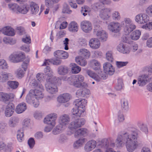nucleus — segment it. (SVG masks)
Listing matches in <instances>:
<instances>
[{"instance_id":"nucleus-61","label":"nucleus","mask_w":152,"mask_h":152,"mask_svg":"<svg viewBox=\"0 0 152 152\" xmlns=\"http://www.w3.org/2000/svg\"><path fill=\"white\" fill-rule=\"evenodd\" d=\"M145 12L149 16L152 17V4L149 5L147 7L145 10Z\"/></svg>"},{"instance_id":"nucleus-1","label":"nucleus","mask_w":152,"mask_h":152,"mask_svg":"<svg viewBox=\"0 0 152 152\" xmlns=\"http://www.w3.org/2000/svg\"><path fill=\"white\" fill-rule=\"evenodd\" d=\"M138 138V134L136 131H132L130 134L125 132L122 134L118 135L115 143L118 147H122L125 142L127 151L133 152L141 144Z\"/></svg>"},{"instance_id":"nucleus-2","label":"nucleus","mask_w":152,"mask_h":152,"mask_svg":"<svg viewBox=\"0 0 152 152\" xmlns=\"http://www.w3.org/2000/svg\"><path fill=\"white\" fill-rule=\"evenodd\" d=\"M27 102L32 104L35 107L38 106V89L33 88L29 91L26 98Z\"/></svg>"},{"instance_id":"nucleus-32","label":"nucleus","mask_w":152,"mask_h":152,"mask_svg":"<svg viewBox=\"0 0 152 152\" xmlns=\"http://www.w3.org/2000/svg\"><path fill=\"white\" fill-rule=\"evenodd\" d=\"M10 74L6 72H0V83H3L6 82L9 79Z\"/></svg>"},{"instance_id":"nucleus-11","label":"nucleus","mask_w":152,"mask_h":152,"mask_svg":"<svg viewBox=\"0 0 152 152\" xmlns=\"http://www.w3.org/2000/svg\"><path fill=\"white\" fill-rule=\"evenodd\" d=\"M80 27L82 30L86 33L90 32L92 29L91 23L87 20H83L81 22Z\"/></svg>"},{"instance_id":"nucleus-14","label":"nucleus","mask_w":152,"mask_h":152,"mask_svg":"<svg viewBox=\"0 0 152 152\" xmlns=\"http://www.w3.org/2000/svg\"><path fill=\"white\" fill-rule=\"evenodd\" d=\"M87 74L91 77L97 81H99L101 79H105L106 78V77L105 75L103 73H101L100 75H97L90 70H88L86 71Z\"/></svg>"},{"instance_id":"nucleus-60","label":"nucleus","mask_w":152,"mask_h":152,"mask_svg":"<svg viewBox=\"0 0 152 152\" xmlns=\"http://www.w3.org/2000/svg\"><path fill=\"white\" fill-rule=\"evenodd\" d=\"M128 61L122 62V61H116V65L117 66L118 68H120L122 67L126 66L128 64Z\"/></svg>"},{"instance_id":"nucleus-54","label":"nucleus","mask_w":152,"mask_h":152,"mask_svg":"<svg viewBox=\"0 0 152 152\" xmlns=\"http://www.w3.org/2000/svg\"><path fill=\"white\" fill-rule=\"evenodd\" d=\"M132 22V20L130 18H124V20L121 22V24L124 27L125 26H126L130 24Z\"/></svg>"},{"instance_id":"nucleus-51","label":"nucleus","mask_w":152,"mask_h":152,"mask_svg":"<svg viewBox=\"0 0 152 152\" xmlns=\"http://www.w3.org/2000/svg\"><path fill=\"white\" fill-rule=\"evenodd\" d=\"M112 18L115 20H119L121 18L120 14L118 12L115 11L113 12L111 15Z\"/></svg>"},{"instance_id":"nucleus-17","label":"nucleus","mask_w":152,"mask_h":152,"mask_svg":"<svg viewBox=\"0 0 152 152\" xmlns=\"http://www.w3.org/2000/svg\"><path fill=\"white\" fill-rule=\"evenodd\" d=\"M2 32L5 35L12 37L15 34V30L12 28L10 26H6L3 27L2 29Z\"/></svg>"},{"instance_id":"nucleus-37","label":"nucleus","mask_w":152,"mask_h":152,"mask_svg":"<svg viewBox=\"0 0 152 152\" xmlns=\"http://www.w3.org/2000/svg\"><path fill=\"white\" fill-rule=\"evenodd\" d=\"M25 74L24 71H23L21 68H19L17 69L15 72V77L17 78L20 79L23 78Z\"/></svg>"},{"instance_id":"nucleus-10","label":"nucleus","mask_w":152,"mask_h":152,"mask_svg":"<svg viewBox=\"0 0 152 152\" xmlns=\"http://www.w3.org/2000/svg\"><path fill=\"white\" fill-rule=\"evenodd\" d=\"M148 15L145 13H140L137 15L135 17V20L138 23L144 24L148 20Z\"/></svg>"},{"instance_id":"nucleus-47","label":"nucleus","mask_w":152,"mask_h":152,"mask_svg":"<svg viewBox=\"0 0 152 152\" xmlns=\"http://www.w3.org/2000/svg\"><path fill=\"white\" fill-rule=\"evenodd\" d=\"M24 133L22 130L19 129L17 132V139L18 141L20 142H22L23 140Z\"/></svg>"},{"instance_id":"nucleus-18","label":"nucleus","mask_w":152,"mask_h":152,"mask_svg":"<svg viewBox=\"0 0 152 152\" xmlns=\"http://www.w3.org/2000/svg\"><path fill=\"white\" fill-rule=\"evenodd\" d=\"M103 68L105 72L110 75H113L115 72L114 68L110 63H105L104 65Z\"/></svg>"},{"instance_id":"nucleus-55","label":"nucleus","mask_w":152,"mask_h":152,"mask_svg":"<svg viewBox=\"0 0 152 152\" xmlns=\"http://www.w3.org/2000/svg\"><path fill=\"white\" fill-rule=\"evenodd\" d=\"M90 11V8L87 6H85L83 8L82 7L81 12L84 16H85L87 15V13H85V12L89 13Z\"/></svg>"},{"instance_id":"nucleus-27","label":"nucleus","mask_w":152,"mask_h":152,"mask_svg":"<svg viewBox=\"0 0 152 152\" xmlns=\"http://www.w3.org/2000/svg\"><path fill=\"white\" fill-rule=\"evenodd\" d=\"M88 130L86 128H80L75 131L74 136L75 137L78 135L85 136L88 135Z\"/></svg>"},{"instance_id":"nucleus-59","label":"nucleus","mask_w":152,"mask_h":152,"mask_svg":"<svg viewBox=\"0 0 152 152\" xmlns=\"http://www.w3.org/2000/svg\"><path fill=\"white\" fill-rule=\"evenodd\" d=\"M37 80H32L30 82V85L32 88H38Z\"/></svg>"},{"instance_id":"nucleus-6","label":"nucleus","mask_w":152,"mask_h":152,"mask_svg":"<svg viewBox=\"0 0 152 152\" xmlns=\"http://www.w3.org/2000/svg\"><path fill=\"white\" fill-rule=\"evenodd\" d=\"M94 32L97 37L102 42L106 41L107 38V35L104 31L102 30L101 28L99 26H95Z\"/></svg>"},{"instance_id":"nucleus-20","label":"nucleus","mask_w":152,"mask_h":152,"mask_svg":"<svg viewBox=\"0 0 152 152\" xmlns=\"http://www.w3.org/2000/svg\"><path fill=\"white\" fill-rule=\"evenodd\" d=\"M71 96L68 93H64L60 95L58 97V101L60 103L66 102L69 100Z\"/></svg>"},{"instance_id":"nucleus-4","label":"nucleus","mask_w":152,"mask_h":152,"mask_svg":"<svg viewBox=\"0 0 152 152\" xmlns=\"http://www.w3.org/2000/svg\"><path fill=\"white\" fill-rule=\"evenodd\" d=\"M54 56L57 58L54 60L53 63L54 65H58L61 62L60 59H65L68 57V53L62 50H57L54 53Z\"/></svg>"},{"instance_id":"nucleus-19","label":"nucleus","mask_w":152,"mask_h":152,"mask_svg":"<svg viewBox=\"0 0 152 152\" xmlns=\"http://www.w3.org/2000/svg\"><path fill=\"white\" fill-rule=\"evenodd\" d=\"M148 76L146 74L142 75L138 77V83L139 86H143L149 81Z\"/></svg>"},{"instance_id":"nucleus-15","label":"nucleus","mask_w":152,"mask_h":152,"mask_svg":"<svg viewBox=\"0 0 152 152\" xmlns=\"http://www.w3.org/2000/svg\"><path fill=\"white\" fill-rule=\"evenodd\" d=\"M111 12V9L109 8L102 9L100 11L99 14L100 17L102 19L107 20L110 17V13Z\"/></svg>"},{"instance_id":"nucleus-49","label":"nucleus","mask_w":152,"mask_h":152,"mask_svg":"<svg viewBox=\"0 0 152 152\" xmlns=\"http://www.w3.org/2000/svg\"><path fill=\"white\" fill-rule=\"evenodd\" d=\"M60 0H45L46 6L49 7H52L54 3H58Z\"/></svg>"},{"instance_id":"nucleus-3","label":"nucleus","mask_w":152,"mask_h":152,"mask_svg":"<svg viewBox=\"0 0 152 152\" xmlns=\"http://www.w3.org/2000/svg\"><path fill=\"white\" fill-rule=\"evenodd\" d=\"M84 100L77 99L74 102L75 107L72 109L73 115L80 117L85 111Z\"/></svg>"},{"instance_id":"nucleus-9","label":"nucleus","mask_w":152,"mask_h":152,"mask_svg":"<svg viewBox=\"0 0 152 152\" xmlns=\"http://www.w3.org/2000/svg\"><path fill=\"white\" fill-rule=\"evenodd\" d=\"M108 29L114 33H119L121 29L120 23L118 22L113 21L110 23L108 25Z\"/></svg>"},{"instance_id":"nucleus-53","label":"nucleus","mask_w":152,"mask_h":152,"mask_svg":"<svg viewBox=\"0 0 152 152\" xmlns=\"http://www.w3.org/2000/svg\"><path fill=\"white\" fill-rule=\"evenodd\" d=\"M44 87L42 85H39V98H42L44 96L43 92L44 91Z\"/></svg>"},{"instance_id":"nucleus-22","label":"nucleus","mask_w":152,"mask_h":152,"mask_svg":"<svg viewBox=\"0 0 152 152\" xmlns=\"http://www.w3.org/2000/svg\"><path fill=\"white\" fill-rule=\"evenodd\" d=\"M26 104L24 102L19 104L16 107L15 111L18 114H21L24 112L27 109Z\"/></svg>"},{"instance_id":"nucleus-5","label":"nucleus","mask_w":152,"mask_h":152,"mask_svg":"<svg viewBox=\"0 0 152 152\" xmlns=\"http://www.w3.org/2000/svg\"><path fill=\"white\" fill-rule=\"evenodd\" d=\"M85 122V119L83 118H72L69 125L68 128L71 130H75L83 125Z\"/></svg>"},{"instance_id":"nucleus-25","label":"nucleus","mask_w":152,"mask_h":152,"mask_svg":"<svg viewBox=\"0 0 152 152\" xmlns=\"http://www.w3.org/2000/svg\"><path fill=\"white\" fill-rule=\"evenodd\" d=\"M74 86L77 88H79L80 83L84 80V77L82 75H74Z\"/></svg>"},{"instance_id":"nucleus-45","label":"nucleus","mask_w":152,"mask_h":152,"mask_svg":"<svg viewBox=\"0 0 152 152\" xmlns=\"http://www.w3.org/2000/svg\"><path fill=\"white\" fill-rule=\"evenodd\" d=\"M31 11L32 14H35L37 12V5L33 2H31L30 4Z\"/></svg>"},{"instance_id":"nucleus-46","label":"nucleus","mask_w":152,"mask_h":152,"mask_svg":"<svg viewBox=\"0 0 152 152\" xmlns=\"http://www.w3.org/2000/svg\"><path fill=\"white\" fill-rule=\"evenodd\" d=\"M29 61L30 58L28 57L26 58L22 64L21 68L23 69V71H24L25 72L27 69Z\"/></svg>"},{"instance_id":"nucleus-24","label":"nucleus","mask_w":152,"mask_h":152,"mask_svg":"<svg viewBox=\"0 0 152 152\" xmlns=\"http://www.w3.org/2000/svg\"><path fill=\"white\" fill-rule=\"evenodd\" d=\"M91 66L95 70H98V73L100 74L102 73V72L100 69V64L98 61L96 60H93L90 61Z\"/></svg>"},{"instance_id":"nucleus-8","label":"nucleus","mask_w":152,"mask_h":152,"mask_svg":"<svg viewBox=\"0 0 152 152\" xmlns=\"http://www.w3.org/2000/svg\"><path fill=\"white\" fill-rule=\"evenodd\" d=\"M15 98V95L12 93L0 92V101L6 102L9 101H12Z\"/></svg>"},{"instance_id":"nucleus-7","label":"nucleus","mask_w":152,"mask_h":152,"mask_svg":"<svg viewBox=\"0 0 152 152\" xmlns=\"http://www.w3.org/2000/svg\"><path fill=\"white\" fill-rule=\"evenodd\" d=\"M57 118V114L52 113L48 115L44 118L43 122L45 124L55 126L56 124V121Z\"/></svg>"},{"instance_id":"nucleus-41","label":"nucleus","mask_w":152,"mask_h":152,"mask_svg":"<svg viewBox=\"0 0 152 152\" xmlns=\"http://www.w3.org/2000/svg\"><path fill=\"white\" fill-rule=\"evenodd\" d=\"M136 28L135 25L131 22L130 24L125 26L124 28V30L125 32L129 33L135 29Z\"/></svg>"},{"instance_id":"nucleus-13","label":"nucleus","mask_w":152,"mask_h":152,"mask_svg":"<svg viewBox=\"0 0 152 152\" xmlns=\"http://www.w3.org/2000/svg\"><path fill=\"white\" fill-rule=\"evenodd\" d=\"M97 145L96 141L94 140H91L88 141L85 144L84 149L85 151L89 152L95 148Z\"/></svg>"},{"instance_id":"nucleus-33","label":"nucleus","mask_w":152,"mask_h":152,"mask_svg":"<svg viewBox=\"0 0 152 152\" xmlns=\"http://www.w3.org/2000/svg\"><path fill=\"white\" fill-rule=\"evenodd\" d=\"M7 85L10 88L15 90L18 87L19 83L18 81L16 80H9L7 82Z\"/></svg>"},{"instance_id":"nucleus-30","label":"nucleus","mask_w":152,"mask_h":152,"mask_svg":"<svg viewBox=\"0 0 152 152\" xmlns=\"http://www.w3.org/2000/svg\"><path fill=\"white\" fill-rule=\"evenodd\" d=\"M69 71L68 68L65 66H61L58 69L57 72L59 75H64L67 74Z\"/></svg>"},{"instance_id":"nucleus-40","label":"nucleus","mask_w":152,"mask_h":152,"mask_svg":"<svg viewBox=\"0 0 152 152\" xmlns=\"http://www.w3.org/2000/svg\"><path fill=\"white\" fill-rule=\"evenodd\" d=\"M141 34V32L139 30H135L131 33L130 38L133 40H137L140 38Z\"/></svg>"},{"instance_id":"nucleus-26","label":"nucleus","mask_w":152,"mask_h":152,"mask_svg":"<svg viewBox=\"0 0 152 152\" xmlns=\"http://www.w3.org/2000/svg\"><path fill=\"white\" fill-rule=\"evenodd\" d=\"M29 10V5L26 3L19 6V8L18 9V12L22 14H25L28 12Z\"/></svg>"},{"instance_id":"nucleus-34","label":"nucleus","mask_w":152,"mask_h":152,"mask_svg":"<svg viewBox=\"0 0 152 152\" xmlns=\"http://www.w3.org/2000/svg\"><path fill=\"white\" fill-rule=\"evenodd\" d=\"M78 26L77 24L74 21L71 22L69 24L68 29L72 32H76L77 31Z\"/></svg>"},{"instance_id":"nucleus-39","label":"nucleus","mask_w":152,"mask_h":152,"mask_svg":"<svg viewBox=\"0 0 152 152\" xmlns=\"http://www.w3.org/2000/svg\"><path fill=\"white\" fill-rule=\"evenodd\" d=\"M49 76L47 78V81L50 80V83L53 84H59L61 83V80L59 78L53 76L52 75Z\"/></svg>"},{"instance_id":"nucleus-36","label":"nucleus","mask_w":152,"mask_h":152,"mask_svg":"<svg viewBox=\"0 0 152 152\" xmlns=\"http://www.w3.org/2000/svg\"><path fill=\"white\" fill-rule=\"evenodd\" d=\"M87 140L85 138H80L74 142L73 144L74 148H77L81 146Z\"/></svg>"},{"instance_id":"nucleus-28","label":"nucleus","mask_w":152,"mask_h":152,"mask_svg":"<svg viewBox=\"0 0 152 152\" xmlns=\"http://www.w3.org/2000/svg\"><path fill=\"white\" fill-rule=\"evenodd\" d=\"M19 122V119L16 117H12L9 119L8 125L11 128H14L15 127Z\"/></svg>"},{"instance_id":"nucleus-42","label":"nucleus","mask_w":152,"mask_h":152,"mask_svg":"<svg viewBox=\"0 0 152 152\" xmlns=\"http://www.w3.org/2000/svg\"><path fill=\"white\" fill-rule=\"evenodd\" d=\"M75 61L78 64L82 66H85L87 64V61L81 56L76 57Z\"/></svg>"},{"instance_id":"nucleus-29","label":"nucleus","mask_w":152,"mask_h":152,"mask_svg":"<svg viewBox=\"0 0 152 152\" xmlns=\"http://www.w3.org/2000/svg\"><path fill=\"white\" fill-rule=\"evenodd\" d=\"M69 118L67 115H63L59 117V121L60 124L63 126L67 125L69 123Z\"/></svg>"},{"instance_id":"nucleus-62","label":"nucleus","mask_w":152,"mask_h":152,"mask_svg":"<svg viewBox=\"0 0 152 152\" xmlns=\"http://www.w3.org/2000/svg\"><path fill=\"white\" fill-rule=\"evenodd\" d=\"M22 41L24 42L30 44L31 43V39L29 36H26L23 37L22 39Z\"/></svg>"},{"instance_id":"nucleus-48","label":"nucleus","mask_w":152,"mask_h":152,"mask_svg":"<svg viewBox=\"0 0 152 152\" xmlns=\"http://www.w3.org/2000/svg\"><path fill=\"white\" fill-rule=\"evenodd\" d=\"M8 66L6 61L4 59H0V69H8Z\"/></svg>"},{"instance_id":"nucleus-64","label":"nucleus","mask_w":152,"mask_h":152,"mask_svg":"<svg viewBox=\"0 0 152 152\" xmlns=\"http://www.w3.org/2000/svg\"><path fill=\"white\" fill-rule=\"evenodd\" d=\"M67 80L68 82L70 84L74 86L75 78L74 75L72 76L68 77Z\"/></svg>"},{"instance_id":"nucleus-44","label":"nucleus","mask_w":152,"mask_h":152,"mask_svg":"<svg viewBox=\"0 0 152 152\" xmlns=\"http://www.w3.org/2000/svg\"><path fill=\"white\" fill-rule=\"evenodd\" d=\"M15 53L17 63L22 61L25 58L24 53L21 52Z\"/></svg>"},{"instance_id":"nucleus-43","label":"nucleus","mask_w":152,"mask_h":152,"mask_svg":"<svg viewBox=\"0 0 152 152\" xmlns=\"http://www.w3.org/2000/svg\"><path fill=\"white\" fill-rule=\"evenodd\" d=\"M70 66L71 67V71L73 74L78 73L81 71V68L75 63L71 64Z\"/></svg>"},{"instance_id":"nucleus-63","label":"nucleus","mask_w":152,"mask_h":152,"mask_svg":"<svg viewBox=\"0 0 152 152\" xmlns=\"http://www.w3.org/2000/svg\"><path fill=\"white\" fill-rule=\"evenodd\" d=\"M28 144L30 148H32L35 144L34 139L32 138H30L28 141Z\"/></svg>"},{"instance_id":"nucleus-16","label":"nucleus","mask_w":152,"mask_h":152,"mask_svg":"<svg viewBox=\"0 0 152 152\" xmlns=\"http://www.w3.org/2000/svg\"><path fill=\"white\" fill-rule=\"evenodd\" d=\"M50 80L47 81L45 87L47 91L49 93L53 94L57 92V87L54 84L50 83Z\"/></svg>"},{"instance_id":"nucleus-31","label":"nucleus","mask_w":152,"mask_h":152,"mask_svg":"<svg viewBox=\"0 0 152 152\" xmlns=\"http://www.w3.org/2000/svg\"><path fill=\"white\" fill-rule=\"evenodd\" d=\"M118 50L123 53H128L130 52L129 48L122 43L119 44L117 46Z\"/></svg>"},{"instance_id":"nucleus-58","label":"nucleus","mask_w":152,"mask_h":152,"mask_svg":"<svg viewBox=\"0 0 152 152\" xmlns=\"http://www.w3.org/2000/svg\"><path fill=\"white\" fill-rule=\"evenodd\" d=\"M106 58L109 61L112 62L113 60L112 52L111 51H108L106 53Z\"/></svg>"},{"instance_id":"nucleus-21","label":"nucleus","mask_w":152,"mask_h":152,"mask_svg":"<svg viewBox=\"0 0 152 152\" xmlns=\"http://www.w3.org/2000/svg\"><path fill=\"white\" fill-rule=\"evenodd\" d=\"M89 45L91 48L94 49H97L100 45V41L96 38H92L89 41Z\"/></svg>"},{"instance_id":"nucleus-57","label":"nucleus","mask_w":152,"mask_h":152,"mask_svg":"<svg viewBox=\"0 0 152 152\" xmlns=\"http://www.w3.org/2000/svg\"><path fill=\"white\" fill-rule=\"evenodd\" d=\"M142 28L148 30H151L152 29V22L147 23L145 25H143Z\"/></svg>"},{"instance_id":"nucleus-52","label":"nucleus","mask_w":152,"mask_h":152,"mask_svg":"<svg viewBox=\"0 0 152 152\" xmlns=\"http://www.w3.org/2000/svg\"><path fill=\"white\" fill-rule=\"evenodd\" d=\"M8 59L10 62L13 63H17L16 57L15 53L11 54L9 56Z\"/></svg>"},{"instance_id":"nucleus-50","label":"nucleus","mask_w":152,"mask_h":152,"mask_svg":"<svg viewBox=\"0 0 152 152\" xmlns=\"http://www.w3.org/2000/svg\"><path fill=\"white\" fill-rule=\"evenodd\" d=\"M3 41L5 43L10 45L14 44L16 42L15 40L13 39L7 37L4 38Z\"/></svg>"},{"instance_id":"nucleus-12","label":"nucleus","mask_w":152,"mask_h":152,"mask_svg":"<svg viewBox=\"0 0 152 152\" xmlns=\"http://www.w3.org/2000/svg\"><path fill=\"white\" fill-rule=\"evenodd\" d=\"M15 110V106L12 103H10L5 106L4 114L6 116L9 117L13 114Z\"/></svg>"},{"instance_id":"nucleus-56","label":"nucleus","mask_w":152,"mask_h":152,"mask_svg":"<svg viewBox=\"0 0 152 152\" xmlns=\"http://www.w3.org/2000/svg\"><path fill=\"white\" fill-rule=\"evenodd\" d=\"M62 130V127L61 126H57L53 129L52 132L54 134H57L61 132Z\"/></svg>"},{"instance_id":"nucleus-35","label":"nucleus","mask_w":152,"mask_h":152,"mask_svg":"<svg viewBox=\"0 0 152 152\" xmlns=\"http://www.w3.org/2000/svg\"><path fill=\"white\" fill-rule=\"evenodd\" d=\"M9 10L12 12L18 13L19 6L15 3H11L8 4Z\"/></svg>"},{"instance_id":"nucleus-23","label":"nucleus","mask_w":152,"mask_h":152,"mask_svg":"<svg viewBox=\"0 0 152 152\" xmlns=\"http://www.w3.org/2000/svg\"><path fill=\"white\" fill-rule=\"evenodd\" d=\"M90 93L89 90L87 88H82L78 89L76 92L77 96L78 97H84Z\"/></svg>"},{"instance_id":"nucleus-38","label":"nucleus","mask_w":152,"mask_h":152,"mask_svg":"<svg viewBox=\"0 0 152 152\" xmlns=\"http://www.w3.org/2000/svg\"><path fill=\"white\" fill-rule=\"evenodd\" d=\"M79 54L82 57H84L86 58H88L90 56V53L89 51L86 49L83 48L80 49L79 52Z\"/></svg>"}]
</instances>
